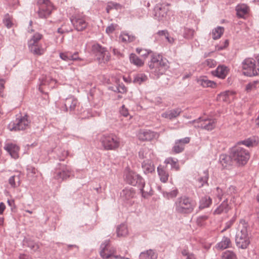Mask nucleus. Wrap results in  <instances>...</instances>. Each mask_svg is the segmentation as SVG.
<instances>
[{
	"label": "nucleus",
	"instance_id": "f257e3e1",
	"mask_svg": "<svg viewBox=\"0 0 259 259\" xmlns=\"http://www.w3.org/2000/svg\"><path fill=\"white\" fill-rule=\"evenodd\" d=\"M248 227L247 222L244 220L242 219L240 221L239 230L235 237V243L239 248L246 249L250 243L248 234Z\"/></svg>",
	"mask_w": 259,
	"mask_h": 259
},
{
	"label": "nucleus",
	"instance_id": "f03ea898",
	"mask_svg": "<svg viewBox=\"0 0 259 259\" xmlns=\"http://www.w3.org/2000/svg\"><path fill=\"white\" fill-rule=\"evenodd\" d=\"M42 34L36 32L34 33L28 42V46L30 52L34 55L41 56L46 52L47 46L46 44L40 43L42 38Z\"/></svg>",
	"mask_w": 259,
	"mask_h": 259
},
{
	"label": "nucleus",
	"instance_id": "7ed1b4c3",
	"mask_svg": "<svg viewBox=\"0 0 259 259\" xmlns=\"http://www.w3.org/2000/svg\"><path fill=\"white\" fill-rule=\"evenodd\" d=\"M103 148L105 150H116L120 146V139L114 134H105L99 137Z\"/></svg>",
	"mask_w": 259,
	"mask_h": 259
},
{
	"label": "nucleus",
	"instance_id": "20e7f679",
	"mask_svg": "<svg viewBox=\"0 0 259 259\" xmlns=\"http://www.w3.org/2000/svg\"><path fill=\"white\" fill-rule=\"evenodd\" d=\"M231 157L239 165H245L249 158V152L245 149L236 146L231 149Z\"/></svg>",
	"mask_w": 259,
	"mask_h": 259
},
{
	"label": "nucleus",
	"instance_id": "39448f33",
	"mask_svg": "<svg viewBox=\"0 0 259 259\" xmlns=\"http://www.w3.org/2000/svg\"><path fill=\"white\" fill-rule=\"evenodd\" d=\"M195 205V202L189 198L181 197L176 202V210L181 213H189L193 210Z\"/></svg>",
	"mask_w": 259,
	"mask_h": 259
},
{
	"label": "nucleus",
	"instance_id": "423d86ee",
	"mask_svg": "<svg viewBox=\"0 0 259 259\" xmlns=\"http://www.w3.org/2000/svg\"><path fill=\"white\" fill-rule=\"evenodd\" d=\"M243 73L248 76H253L259 74V68H257L255 60L251 58H246L242 62Z\"/></svg>",
	"mask_w": 259,
	"mask_h": 259
},
{
	"label": "nucleus",
	"instance_id": "0eeeda50",
	"mask_svg": "<svg viewBox=\"0 0 259 259\" xmlns=\"http://www.w3.org/2000/svg\"><path fill=\"white\" fill-rule=\"evenodd\" d=\"M92 50L95 54L96 59L98 63L101 64H105L110 59L109 53L106 50L105 48L102 47L99 44H95L93 46Z\"/></svg>",
	"mask_w": 259,
	"mask_h": 259
},
{
	"label": "nucleus",
	"instance_id": "6e6552de",
	"mask_svg": "<svg viewBox=\"0 0 259 259\" xmlns=\"http://www.w3.org/2000/svg\"><path fill=\"white\" fill-rule=\"evenodd\" d=\"M151 69L158 74H162L165 71L167 67L166 62L161 58L160 56H153L149 63Z\"/></svg>",
	"mask_w": 259,
	"mask_h": 259
},
{
	"label": "nucleus",
	"instance_id": "1a4fd4ad",
	"mask_svg": "<svg viewBox=\"0 0 259 259\" xmlns=\"http://www.w3.org/2000/svg\"><path fill=\"white\" fill-rule=\"evenodd\" d=\"M169 12V8L168 5L158 4L154 9V18L159 21H167L169 19L168 14Z\"/></svg>",
	"mask_w": 259,
	"mask_h": 259
},
{
	"label": "nucleus",
	"instance_id": "9d476101",
	"mask_svg": "<svg viewBox=\"0 0 259 259\" xmlns=\"http://www.w3.org/2000/svg\"><path fill=\"white\" fill-rule=\"evenodd\" d=\"M39 10L38 15L40 18H47L54 10L52 3L49 0H38Z\"/></svg>",
	"mask_w": 259,
	"mask_h": 259
},
{
	"label": "nucleus",
	"instance_id": "9b49d317",
	"mask_svg": "<svg viewBox=\"0 0 259 259\" xmlns=\"http://www.w3.org/2000/svg\"><path fill=\"white\" fill-rule=\"evenodd\" d=\"M71 21L74 28L78 31L84 30L88 25L85 16L82 13L74 14L71 18Z\"/></svg>",
	"mask_w": 259,
	"mask_h": 259
},
{
	"label": "nucleus",
	"instance_id": "f8f14e48",
	"mask_svg": "<svg viewBox=\"0 0 259 259\" xmlns=\"http://www.w3.org/2000/svg\"><path fill=\"white\" fill-rule=\"evenodd\" d=\"M101 256L104 258H108L114 256L115 253V249L111 246L109 241H105L101 246Z\"/></svg>",
	"mask_w": 259,
	"mask_h": 259
},
{
	"label": "nucleus",
	"instance_id": "ddd939ff",
	"mask_svg": "<svg viewBox=\"0 0 259 259\" xmlns=\"http://www.w3.org/2000/svg\"><path fill=\"white\" fill-rule=\"evenodd\" d=\"M71 168L67 165H63L61 170L56 171L54 175V179L61 181L69 178L72 175Z\"/></svg>",
	"mask_w": 259,
	"mask_h": 259
},
{
	"label": "nucleus",
	"instance_id": "4468645a",
	"mask_svg": "<svg viewBox=\"0 0 259 259\" xmlns=\"http://www.w3.org/2000/svg\"><path fill=\"white\" fill-rule=\"evenodd\" d=\"M125 179L128 184L133 186L142 184L143 182L142 178L139 175L132 171L127 172Z\"/></svg>",
	"mask_w": 259,
	"mask_h": 259
},
{
	"label": "nucleus",
	"instance_id": "2eb2a0df",
	"mask_svg": "<svg viewBox=\"0 0 259 259\" xmlns=\"http://www.w3.org/2000/svg\"><path fill=\"white\" fill-rule=\"evenodd\" d=\"M4 149L9 153L12 158L17 159L19 157L20 148L16 144L12 143H8L5 144Z\"/></svg>",
	"mask_w": 259,
	"mask_h": 259
},
{
	"label": "nucleus",
	"instance_id": "dca6fc26",
	"mask_svg": "<svg viewBox=\"0 0 259 259\" xmlns=\"http://www.w3.org/2000/svg\"><path fill=\"white\" fill-rule=\"evenodd\" d=\"M59 56L62 60L67 62L69 61L83 60L79 57L78 53L77 52H75L74 53H72L69 51L60 52L59 53Z\"/></svg>",
	"mask_w": 259,
	"mask_h": 259
},
{
	"label": "nucleus",
	"instance_id": "f3484780",
	"mask_svg": "<svg viewBox=\"0 0 259 259\" xmlns=\"http://www.w3.org/2000/svg\"><path fill=\"white\" fill-rule=\"evenodd\" d=\"M235 93L233 91H227L221 93L217 96V100L226 103H230L235 98Z\"/></svg>",
	"mask_w": 259,
	"mask_h": 259
},
{
	"label": "nucleus",
	"instance_id": "a211bd4d",
	"mask_svg": "<svg viewBox=\"0 0 259 259\" xmlns=\"http://www.w3.org/2000/svg\"><path fill=\"white\" fill-rule=\"evenodd\" d=\"M190 138L186 137L182 139L176 141L175 144L172 148V151L175 153H179L182 152L185 148V145L189 143Z\"/></svg>",
	"mask_w": 259,
	"mask_h": 259
},
{
	"label": "nucleus",
	"instance_id": "6ab92c4d",
	"mask_svg": "<svg viewBox=\"0 0 259 259\" xmlns=\"http://www.w3.org/2000/svg\"><path fill=\"white\" fill-rule=\"evenodd\" d=\"M157 137V134L153 132L149 131H140L138 134V137L140 141H151L155 139Z\"/></svg>",
	"mask_w": 259,
	"mask_h": 259
},
{
	"label": "nucleus",
	"instance_id": "aec40b11",
	"mask_svg": "<svg viewBox=\"0 0 259 259\" xmlns=\"http://www.w3.org/2000/svg\"><path fill=\"white\" fill-rule=\"evenodd\" d=\"M228 71L229 70L226 66L219 65L214 71H211V74L220 78L224 79L226 77Z\"/></svg>",
	"mask_w": 259,
	"mask_h": 259
},
{
	"label": "nucleus",
	"instance_id": "412c9836",
	"mask_svg": "<svg viewBox=\"0 0 259 259\" xmlns=\"http://www.w3.org/2000/svg\"><path fill=\"white\" fill-rule=\"evenodd\" d=\"M232 242L229 237L224 236L221 241L215 246V248L219 250H224L232 247Z\"/></svg>",
	"mask_w": 259,
	"mask_h": 259
},
{
	"label": "nucleus",
	"instance_id": "4be33fe9",
	"mask_svg": "<svg viewBox=\"0 0 259 259\" xmlns=\"http://www.w3.org/2000/svg\"><path fill=\"white\" fill-rule=\"evenodd\" d=\"M236 15L238 18H242L249 11V7L245 4H238L235 8Z\"/></svg>",
	"mask_w": 259,
	"mask_h": 259
},
{
	"label": "nucleus",
	"instance_id": "5701e85b",
	"mask_svg": "<svg viewBox=\"0 0 259 259\" xmlns=\"http://www.w3.org/2000/svg\"><path fill=\"white\" fill-rule=\"evenodd\" d=\"M142 168L146 174L152 173L155 171V166L150 159L144 160L143 162Z\"/></svg>",
	"mask_w": 259,
	"mask_h": 259
},
{
	"label": "nucleus",
	"instance_id": "b1692460",
	"mask_svg": "<svg viewBox=\"0 0 259 259\" xmlns=\"http://www.w3.org/2000/svg\"><path fill=\"white\" fill-rule=\"evenodd\" d=\"M181 112L182 111L181 109L177 108L163 113L161 116L162 117L169 119H172L179 116Z\"/></svg>",
	"mask_w": 259,
	"mask_h": 259
},
{
	"label": "nucleus",
	"instance_id": "393cba45",
	"mask_svg": "<svg viewBox=\"0 0 259 259\" xmlns=\"http://www.w3.org/2000/svg\"><path fill=\"white\" fill-rule=\"evenodd\" d=\"M153 156V151L147 147L142 148L139 152V156L141 159H151Z\"/></svg>",
	"mask_w": 259,
	"mask_h": 259
},
{
	"label": "nucleus",
	"instance_id": "a878e982",
	"mask_svg": "<svg viewBox=\"0 0 259 259\" xmlns=\"http://www.w3.org/2000/svg\"><path fill=\"white\" fill-rule=\"evenodd\" d=\"M157 172L160 180L162 183H166L169 177V175L166 169L164 167L159 166L157 167Z\"/></svg>",
	"mask_w": 259,
	"mask_h": 259
},
{
	"label": "nucleus",
	"instance_id": "bb28decb",
	"mask_svg": "<svg viewBox=\"0 0 259 259\" xmlns=\"http://www.w3.org/2000/svg\"><path fill=\"white\" fill-rule=\"evenodd\" d=\"M229 209L228 201L227 200H225L217 209H215L214 211V214H219L223 212L227 213Z\"/></svg>",
	"mask_w": 259,
	"mask_h": 259
},
{
	"label": "nucleus",
	"instance_id": "cd10ccee",
	"mask_svg": "<svg viewBox=\"0 0 259 259\" xmlns=\"http://www.w3.org/2000/svg\"><path fill=\"white\" fill-rule=\"evenodd\" d=\"M141 259H156L157 254L151 249L142 252L140 255Z\"/></svg>",
	"mask_w": 259,
	"mask_h": 259
},
{
	"label": "nucleus",
	"instance_id": "c85d7f7f",
	"mask_svg": "<svg viewBox=\"0 0 259 259\" xmlns=\"http://www.w3.org/2000/svg\"><path fill=\"white\" fill-rule=\"evenodd\" d=\"M57 83V81L55 79H54L51 77H49L46 78L44 83H42L40 86L39 89L42 92V90L44 89L43 86L47 85L49 89H53L55 87L56 84Z\"/></svg>",
	"mask_w": 259,
	"mask_h": 259
},
{
	"label": "nucleus",
	"instance_id": "c756f323",
	"mask_svg": "<svg viewBox=\"0 0 259 259\" xmlns=\"http://www.w3.org/2000/svg\"><path fill=\"white\" fill-rule=\"evenodd\" d=\"M18 128L20 130L26 129L28 127L30 122L28 120V116H25L21 117L18 121Z\"/></svg>",
	"mask_w": 259,
	"mask_h": 259
},
{
	"label": "nucleus",
	"instance_id": "7c9ffc66",
	"mask_svg": "<svg viewBox=\"0 0 259 259\" xmlns=\"http://www.w3.org/2000/svg\"><path fill=\"white\" fill-rule=\"evenodd\" d=\"M9 183L13 188L18 187L20 184V175L18 174L11 177L9 180Z\"/></svg>",
	"mask_w": 259,
	"mask_h": 259
},
{
	"label": "nucleus",
	"instance_id": "2f4dec72",
	"mask_svg": "<svg viewBox=\"0 0 259 259\" xmlns=\"http://www.w3.org/2000/svg\"><path fill=\"white\" fill-rule=\"evenodd\" d=\"M119 38L124 42H131L135 40L136 37L128 33L122 32L121 33Z\"/></svg>",
	"mask_w": 259,
	"mask_h": 259
},
{
	"label": "nucleus",
	"instance_id": "473e14b6",
	"mask_svg": "<svg viewBox=\"0 0 259 259\" xmlns=\"http://www.w3.org/2000/svg\"><path fill=\"white\" fill-rule=\"evenodd\" d=\"M232 160L231 154L230 156L226 154H222L220 156V162L224 167H226L227 165H230Z\"/></svg>",
	"mask_w": 259,
	"mask_h": 259
},
{
	"label": "nucleus",
	"instance_id": "72a5a7b5",
	"mask_svg": "<svg viewBox=\"0 0 259 259\" xmlns=\"http://www.w3.org/2000/svg\"><path fill=\"white\" fill-rule=\"evenodd\" d=\"M224 28L223 27L218 26L212 30V34L213 39H217L220 38L224 33Z\"/></svg>",
	"mask_w": 259,
	"mask_h": 259
},
{
	"label": "nucleus",
	"instance_id": "f704fd0d",
	"mask_svg": "<svg viewBox=\"0 0 259 259\" xmlns=\"http://www.w3.org/2000/svg\"><path fill=\"white\" fill-rule=\"evenodd\" d=\"M131 62L138 67H141L144 64V61L141 59H140L135 54H131L130 56Z\"/></svg>",
	"mask_w": 259,
	"mask_h": 259
},
{
	"label": "nucleus",
	"instance_id": "c9c22d12",
	"mask_svg": "<svg viewBox=\"0 0 259 259\" xmlns=\"http://www.w3.org/2000/svg\"><path fill=\"white\" fill-rule=\"evenodd\" d=\"M164 162L166 164H170L171 165L172 168L175 169L176 170H178L180 169L178 161L176 159L169 157L165 160Z\"/></svg>",
	"mask_w": 259,
	"mask_h": 259
},
{
	"label": "nucleus",
	"instance_id": "e433bc0d",
	"mask_svg": "<svg viewBox=\"0 0 259 259\" xmlns=\"http://www.w3.org/2000/svg\"><path fill=\"white\" fill-rule=\"evenodd\" d=\"M147 79V76L143 73H139L136 74L134 79V82L139 84L146 81Z\"/></svg>",
	"mask_w": 259,
	"mask_h": 259
},
{
	"label": "nucleus",
	"instance_id": "4c0bfd02",
	"mask_svg": "<svg viewBox=\"0 0 259 259\" xmlns=\"http://www.w3.org/2000/svg\"><path fill=\"white\" fill-rule=\"evenodd\" d=\"M122 8V6L118 3L113 2H109L107 4L106 7V11L107 13H109L110 11L115 9L116 10H121Z\"/></svg>",
	"mask_w": 259,
	"mask_h": 259
},
{
	"label": "nucleus",
	"instance_id": "58836bf2",
	"mask_svg": "<svg viewBox=\"0 0 259 259\" xmlns=\"http://www.w3.org/2000/svg\"><path fill=\"white\" fill-rule=\"evenodd\" d=\"M259 87V81L255 80L248 83L246 85L245 90L249 92L252 90H255Z\"/></svg>",
	"mask_w": 259,
	"mask_h": 259
},
{
	"label": "nucleus",
	"instance_id": "ea45409f",
	"mask_svg": "<svg viewBox=\"0 0 259 259\" xmlns=\"http://www.w3.org/2000/svg\"><path fill=\"white\" fill-rule=\"evenodd\" d=\"M128 233L127 227L124 225H120L117 230V234L118 236H125Z\"/></svg>",
	"mask_w": 259,
	"mask_h": 259
},
{
	"label": "nucleus",
	"instance_id": "a19ab883",
	"mask_svg": "<svg viewBox=\"0 0 259 259\" xmlns=\"http://www.w3.org/2000/svg\"><path fill=\"white\" fill-rule=\"evenodd\" d=\"M142 194L144 197H146L152 194V190L151 187L148 185H144L141 189Z\"/></svg>",
	"mask_w": 259,
	"mask_h": 259
},
{
	"label": "nucleus",
	"instance_id": "79ce46f5",
	"mask_svg": "<svg viewBox=\"0 0 259 259\" xmlns=\"http://www.w3.org/2000/svg\"><path fill=\"white\" fill-rule=\"evenodd\" d=\"M197 82L204 88L208 87L210 81L206 76H201L197 80Z\"/></svg>",
	"mask_w": 259,
	"mask_h": 259
},
{
	"label": "nucleus",
	"instance_id": "37998d69",
	"mask_svg": "<svg viewBox=\"0 0 259 259\" xmlns=\"http://www.w3.org/2000/svg\"><path fill=\"white\" fill-rule=\"evenodd\" d=\"M222 259H237V257L234 252L227 250L223 253Z\"/></svg>",
	"mask_w": 259,
	"mask_h": 259
},
{
	"label": "nucleus",
	"instance_id": "c03bdc74",
	"mask_svg": "<svg viewBox=\"0 0 259 259\" xmlns=\"http://www.w3.org/2000/svg\"><path fill=\"white\" fill-rule=\"evenodd\" d=\"M229 45V40L228 39H225V40L221 41L220 42L219 44L215 46V50L217 51H220L223 50L227 48Z\"/></svg>",
	"mask_w": 259,
	"mask_h": 259
},
{
	"label": "nucleus",
	"instance_id": "a18cd8bd",
	"mask_svg": "<svg viewBox=\"0 0 259 259\" xmlns=\"http://www.w3.org/2000/svg\"><path fill=\"white\" fill-rule=\"evenodd\" d=\"M137 52L144 58H146L151 53V52L149 50L144 49H137Z\"/></svg>",
	"mask_w": 259,
	"mask_h": 259
},
{
	"label": "nucleus",
	"instance_id": "49530a36",
	"mask_svg": "<svg viewBox=\"0 0 259 259\" xmlns=\"http://www.w3.org/2000/svg\"><path fill=\"white\" fill-rule=\"evenodd\" d=\"M12 19V18L11 16H10L8 14L5 16L4 22L5 25L8 28H10L12 26L13 24Z\"/></svg>",
	"mask_w": 259,
	"mask_h": 259
},
{
	"label": "nucleus",
	"instance_id": "de8ad7c7",
	"mask_svg": "<svg viewBox=\"0 0 259 259\" xmlns=\"http://www.w3.org/2000/svg\"><path fill=\"white\" fill-rule=\"evenodd\" d=\"M213 193L214 197H217V198L218 199V200L221 201L222 199V197L224 194L223 190L219 187H217L216 189L214 191Z\"/></svg>",
	"mask_w": 259,
	"mask_h": 259
},
{
	"label": "nucleus",
	"instance_id": "09e8293b",
	"mask_svg": "<svg viewBox=\"0 0 259 259\" xmlns=\"http://www.w3.org/2000/svg\"><path fill=\"white\" fill-rule=\"evenodd\" d=\"M67 102L70 103L69 109L70 110L73 111L75 110L76 106L78 104L77 100L76 99H71V101L68 100Z\"/></svg>",
	"mask_w": 259,
	"mask_h": 259
},
{
	"label": "nucleus",
	"instance_id": "8fccbe9b",
	"mask_svg": "<svg viewBox=\"0 0 259 259\" xmlns=\"http://www.w3.org/2000/svg\"><path fill=\"white\" fill-rule=\"evenodd\" d=\"M117 27V24H111V25H110L106 28V33L109 34L113 33Z\"/></svg>",
	"mask_w": 259,
	"mask_h": 259
},
{
	"label": "nucleus",
	"instance_id": "3c124183",
	"mask_svg": "<svg viewBox=\"0 0 259 259\" xmlns=\"http://www.w3.org/2000/svg\"><path fill=\"white\" fill-rule=\"evenodd\" d=\"M18 123H15L14 122H11L8 125V128L11 131H17L19 130V128H18Z\"/></svg>",
	"mask_w": 259,
	"mask_h": 259
},
{
	"label": "nucleus",
	"instance_id": "603ef678",
	"mask_svg": "<svg viewBox=\"0 0 259 259\" xmlns=\"http://www.w3.org/2000/svg\"><path fill=\"white\" fill-rule=\"evenodd\" d=\"M234 222H235V220L233 219H232L231 220L227 222L225 224V227L224 228V229L223 230H222L221 232H223L225 231H226L227 229L230 228L232 226V225L234 224Z\"/></svg>",
	"mask_w": 259,
	"mask_h": 259
},
{
	"label": "nucleus",
	"instance_id": "864d4df0",
	"mask_svg": "<svg viewBox=\"0 0 259 259\" xmlns=\"http://www.w3.org/2000/svg\"><path fill=\"white\" fill-rule=\"evenodd\" d=\"M207 219L208 217L206 216H201L199 217L197 220V224L200 226H202L203 225V222Z\"/></svg>",
	"mask_w": 259,
	"mask_h": 259
},
{
	"label": "nucleus",
	"instance_id": "5fc2aeb1",
	"mask_svg": "<svg viewBox=\"0 0 259 259\" xmlns=\"http://www.w3.org/2000/svg\"><path fill=\"white\" fill-rule=\"evenodd\" d=\"M178 194L177 190H174L170 192L167 193V197L168 199L172 198L177 196Z\"/></svg>",
	"mask_w": 259,
	"mask_h": 259
},
{
	"label": "nucleus",
	"instance_id": "6e6d98bb",
	"mask_svg": "<svg viewBox=\"0 0 259 259\" xmlns=\"http://www.w3.org/2000/svg\"><path fill=\"white\" fill-rule=\"evenodd\" d=\"M120 113L124 116L126 117L128 115V111L127 109L125 107L124 105H123L121 109L120 110Z\"/></svg>",
	"mask_w": 259,
	"mask_h": 259
},
{
	"label": "nucleus",
	"instance_id": "4d7b16f0",
	"mask_svg": "<svg viewBox=\"0 0 259 259\" xmlns=\"http://www.w3.org/2000/svg\"><path fill=\"white\" fill-rule=\"evenodd\" d=\"M206 201V203L205 204H203V202L204 201V199H202L201 201V204H200V207L201 208H203L205 207H208L209 205V204L210 203V201L209 200V199L207 200H205Z\"/></svg>",
	"mask_w": 259,
	"mask_h": 259
},
{
	"label": "nucleus",
	"instance_id": "13d9d810",
	"mask_svg": "<svg viewBox=\"0 0 259 259\" xmlns=\"http://www.w3.org/2000/svg\"><path fill=\"white\" fill-rule=\"evenodd\" d=\"M208 178H209V175H208V171H207L205 175V176L203 178H201L200 180V182H202L203 183H201V185H198V186L199 187L203 186V183L205 182H207V181L208 179Z\"/></svg>",
	"mask_w": 259,
	"mask_h": 259
},
{
	"label": "nucleus",
	"instance_id": "bf43d9fd",
	"mask_svg": "<svg viewBox=\"0 0 259 259\" xmlns=\"http://www.w3.org/2000/svg\"><path fill=\"white\" fill-rule=\"evenodd\" d=\"M241 143L247 147H250L252 145V142L249 139H248L246 140H244V141H242Z\"/></svg>",
	"mask_w": 259,
	"mask_h": 259
},
{
	"label": "nucleus",
	"instance_id": "052dcab7",
	"mask_svg": "<svg viewBox=\"0 0 259 259\" xmlns=\"http://www.w3.org/2000/svg\"><path fill=\"white\" fill-rule=\"evenodd\" d=\"M6 208L5 204L3 202L0 203V214H2Z\"/></svg>",
	"mask_w": 259,
	"mask_h": 259
},
{
	"label": "nucleus",
	"instance_id": "680f3d73",
	"mask_svg": "<svg viewBox=\"0 0 259 259\" xmlns=\"http://www.w3.org/2000/svg\"><path fill=\"white\" fill-rule=\"evenodd\" d=\"M168 34V32L166 30H161L158 32L157 34L159 36H164L165 37V35H167Z\"/></svg>",
	"mask_w": 259,
	"mask_h": 259
},
{
	"label": "nucleus",
	"instance_id": "e2e57ef3",
	"mask_svg": "<svg viewBox=\"0 0 259 259\" xmlns=\"http://www.w3.org/2000/svg\"><path fill=\"white\" fill-rule=\"evenodd\" d=\"M165 38L170 44H173L174 42L175 39L173 37H169L168 36V34L167 35H165Z\"/></svg>",
	"mask_w": 259,
	"mask_h": 259
},
{
	"label": "nucleus",
	"instance_id": "0e129e2a",
	"mask_svg": "<svg viewBox=\"0 0 259 259\" xmlns=\"http://www.w3.org/2000/svg\"><path fill=\"white\" fill-rule=\"evenodd\" d=\"M20 259H32L31 257L25 254H21L20 255Z\"/></svg>",
	"mask_w": 259,
	"mask_h": 259
},
{
	"label": "nucleus",
	"instance_id": "69168bd1",
	"mask_svg": "<svg viewBox=\"0 0 259 259\" xmlns=\"http://www.w3.org/2000/svg\"><path fill=\"white\" fill-rule=\"evenodd\" d=\"M5 80L2 79H0V90L4 88Z\"/></svg>",
	"mask_w": 259,
	"mask_h": 259
},
{
	"label": "nucleus",
	"instance_id": "338daca9",
	"mask_svg": "<svg viewBox=\"0 0 259 259\" xmlns=\"http://www.w3.org/2000/svg\"><path fill=\"white\" fill-rule=\"evenodd\" d=\"M68 30H63L62 28H59L58 29V32L59 33H63L65 32H67Z\"/></svg>",
	"mask_w": 259,
	"mask_h": 259
},
{
	"label": "nucleus",
	"instance_id": "774afa93",
	"mask_svg": "<svg viewBox=\"0 0 259 259\" xmlns=\"http://www.w3.org/2000/svg\"><path fill=\"white\" fill-rule=\"evenodd\" d=\"M186 259H196V258L193 254H189L188 255Z\"/></svg>",
	"mask_w": 259,
	"mask_h": 259
}]
</instances>
